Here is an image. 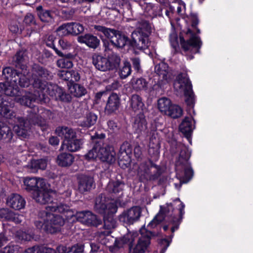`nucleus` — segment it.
Returning a JSON list of instances; mask_svg holds the SVG:
<instances>
[{"label": "nucleus", "mask_w": 253, "mask_h": 253, "mask_svg": "<svg viewBox=\"0 0 253 253\" xmlns=\"http://www.w3.org/2000/svg\"><path fill=\"white\" fill-rule=\"evenodd\" d=\"M140 236L135 246L132 245V243L138 236L136 232L128 233L122 238L116 240L115 246L120 248L123 247L124 245L127 244L129 246V253H144L150 244V238L152 233L143 227L140 229Z\"/></svg>", "instance_id": "nucleus-1"}, {"label": "nucleus", "mask_w": 253, "mask_h": 253, "mask_svg": "<svg viewBox=\"0 0 253 253\" xmlns=\"http://www.w3.org/2000/svg\"><path fill=\"white\" fill-rule=\"evenodd\" d=\"M53 212L49 209L40 211L39 219L35 221L36 226L40 229L50 233H54L59 231L60 227L64 224L65 219L61 215L51 213Z\"/></svg>", "instance_id": "nucleus-2"}, {"label": "nucleus", "mask_w": 253, "mask_h": 253, "mask_svg": "<svg viewBox=\"0 0 253 253\" xmlns=\"http://www.w3.org/2000/svg\"><path fill=\"white\" fill-rule=\"evenodd\" d=\"M0 92L3 93L7 96H15V101L20 104L32 108L33 102L38 99V96L35 93L32 95L30 92H25L22 95L21 98L18 97L19 92L17 82H4L0 83Z\"/></svg>", "instance_id": "nucleus-3"}, {"label": "nucleus", "mask_w": 253, "mask_h": 253, "mask_svg": "<svg viewBox=\"0 0 253 253\" xmlns=\"http://www.w3.org/2000/svg\"><path fill=\"white\" fill-rule=\"evenodd\" d=\"M84 157L87 160L98 158L101 161L109 164H112L116 161V153L114 148L101 142L96 143Z\"/></svg>", "instance_id": "nucleus-4"}, {"label": "nucleus", "mask_w": 253, "mask_h": 253, "mask_svg": "<svg viewBox=\"0 0 253 253\" xmlns=\"http://www.w3.org/2000/svg\"><path fill=\"white\" fill-rule=\"evenodd\" d=\"M174 89L179 93H183L187 105L193 107L195 103V96L192 89V84L186 73L178 75L174 83Z\"/></svg>", "instance_id": "nucleus-5"}, {"label": "nucleus", "mask_w": 253, "mask_h": 253, "mask_svg": "<svg viewBox=\"0 0 253 253\" xmlns=\"http://www.w3.org/2000/svg\"><path fill=\"white\" fill-rule=\"evenodd\" d=\"M178 148L180 151L175 163L176 170H180L181 167L184 169L183 181V182H187L193 175V170L189 167L188 163V160L191 156V151L186 146L182 144L179 145Z\"/></svg>", "instance_id": "nucleus-6"}, {"label": "nucleus", "mask_w": 253, "mask_h": 253, "mask_svg": "<svg viewBox=\"0 0 253 253\" xmlns=\"http://www.w3.org/2000/svg\"><path fill=\"white\" fill-rule=\"evenodd\" d=\"M151 33L150 27L147 23L136 29L132 34V46L136 49L142 50L148 48L149 45L148 37Z\"/></svg>", "instance_id": "nucleus-7"}, {"label": "nucleus", "mask_w": 253, "mask_h": 253, "mask_svg": "<svg viewBox=\"0 0 253 253\" xmlns=\"http://www.w3.org/2000/svg\"><path fill=\"white\" fill-rule=\"evenodd\" d=\"M121 59L116 54H112L108 58L100 55L93 57V64L95 68L101 71H107L116 68L120 64Z\"/></svg>", "instance_id": "nucleus-8"}, {"label": "nucleus", "mask_w": 253, "mask_h": 253, "mask_svg": "<svg viewBox=\"0 0 253 253\" xmlns=\"http://www.w3.org/2000/svg\"><path fill=\"white\" fill-rule=\"evenodd\" d=\"M118 205L120 203L117 200L107 201L105 197L101 195L96 199L94 208L100 213L110 215L117 212Z\"/></svg>", "instance_id": "nucleus-9"}, {"label": "nucleus", "mask_w": 253, "mask_h": 253, "mask_svg": "<svg viewBox=\"0 0 253 253\" xmlns=\"http://www.w3.org/2000/svg\"><path fill=\"white\" fill-rule=\"evenodd\" d=\"M19 79L17 80L18 84H19L21 86L24 87L29 86V85L32 84L34 87L40 89V90L35 91L34 94H32L34 95L36 93L38 96V99H36V101L41 100L42 99V97L41 96L40 91L42 89H44L43 86H45L41 82V79L39 78H36L35 77L36 75H34V77H33V79L30 80L29 78L31 77V74L27 73L26 70L23 71V73H19Z\"/></svg>", "instance_id": "nucleus-10"}, {"label": "nucleus", "mask_w": 253, "mask_h": 253, "mask_svg": "<svg viewBox=\"0 0 253 253\" xmlns=\"http://www.w3.org/2000/svg\"><path fill=\"white\" fill-rule=\"evenodd\" d=\"M141 210L139 207H133L124 211L119 216L120 222L126 224H132L137 221L141 216Z\"/></svg>", "instance_id": "nucleus-11"}, {"label": "nucleus", "mask_w": 253, "mask_h": 253, "mask_svg": "<svg viewBox=\"0 0 253 253\" xmlns=\"http://www.w3.org/2000/svg\"><path fill=\"white\" fill-rule=\"evenodd\" d=\"M186 38L189 39L185 41L184 38L180 37V43L182 47L184 50L187 51L191 50V48H199L200 47L201 42L198 37L195 36L191 30L188 29L186 33Z\"/></svg>", "instance_id": "nucleus-12"}, {"label": "nucleus", "mask_w": 253, "mask_h": 253, "mask_svg": "<svg viewBox=\"0 0 253 253\" xmlns=\"http://www.w3.org/2000/svg\"><path fill=\"white\" fill-rule=\"evenodd\" d=\"M76 218L77 220L87 225L97 226L101 223V220L89 211L77 212Z\"/></svg>", "instance_id": "nucleus-13"}, {"label": "nucleus", "mask_w": 253, "mask_h": 253, "mask_svg": "<svg viewBox=\"0 0 253 253\" xmlns=\"http://www.w3.org/2000/svg\"><path fill=\"white\" fill-rule=\"evenodd\" d=\"M23 182L26 190L33 191V193L40 189L44 190V186L46 185L43 179L37 177H26Z\"/></svg>", "instance_id": "nucleus-14"}, {"label": "nucleus", "mask_w": 253, "mask_h": 253, "mask_svg": "<svg viewBox=\"0 0 253 253\" xmlns=\"http://www.w3.org/2000/svg\"><path fill=\"white\" fill-rule=\"evenodd\" d=\"M168 65L164 62H161L156 65L155 70L159 76V84L160 86L168 83L170 80V73L168 71Z\"/></svg>", "instance_id": "nucleus-15"}, {"label": "nucleus", "mask_w": 253, "mask_h": 253, "mask_svg": "<svg viewBox=\"0 0 253 253\" xmlns=\"http://www.w3.org/2000/svg\"><path fill=\"white\" fill-rule=\"evenodd\" d=\"M52 193L47 189L46 185L44 186V190L40 189L33 193V198L41 204L51 203L52 202L51 194Z\"/></svg>", "instance_id": "nucleus-16"}, {"label": "nucleus", "mask_w": 253, "mask_h": 253, "mask_svg": "<svg viewBox=\"0 0 253 253\" xmlns=\"http://www.w3.org/2000/svg\"><path fill=\"white\" fill-rule=\"evenodd\" d=\"M26 204L24 199L20 195L12 194L9 196L6 200V205L15 210L23 209Z\"/></svg>", "instance_id": "nucleus-17"}, {"label": "nucleus", "mask_w": 253, "mask_h": 253, "mask_svg": "<svg viewBox=\"0 0 253 253\" xmlns=\"http://www.w3.org/2000/svg\"><path fill=\"white\" fill-rule=\"evenodd\" d=\"M47 210L49 209L51 211H57L58 212L62 214V216H63L64 218L66 219H69L74 216L76 217V214L77 212L70 210L69 208L66 205H60L56 206L55 204L52 203L51 205L47 206L46 207Z\"/></svg>", "instance_id": "nucleus-18"}, {"label": "nucleus", "mask_w": 253, "mask_h": 253, "mask_svg": "<svg viewBox=\"0 0 253 253\" xmlns=\"http://www.w3.org/2000/svg\"><path fill=\"white\" fill-rule=\"evenodd\" d=\"M180 131L185 135L188 141L191 143V135L194 126L192 123V119L186 117L179 126Z\"/></svg>", "instance_id": "nucleus-19"}, {"label": "nucleus", "mask_w": 253, "mask_h": 253, "mask_svg": "<svg viewBox=\"0 0 253 253\" xmlns=\"http://www.w3.org/2000/svg\"><path fill=\"white\" fill-rule=\"evenodd\" d=\"M56 134L59 137L64 138V142L76 138V131L71 128L67 126H59L55 129Z\"/></svg>", "instance_id": "nucleus-20"}, {"label": "nucleus", "mask_w": 253, "mask_h": 253, "mask_svg": "<svg viewBox=\"0 0 253 253\" xmlns=\"http://www.w3.org/2000/svg\"><path fill=\"white\" fill-rule=\"evenodd\" d=\"M30 127L28 123L22 118H17V124L13 127V130L18 136L26 138L29 134Z\"/></svg>", "instance_id": "nucleus-21"}, {"label": "nucleus", "mask_w": 253, "mask_h": 253, "mask_svg": "<svg viewBox=\"0 0 253 253\" xmlns=\"http://www.w3.org/2000/svg\"><path fill=\"white\" fill-rule=\"evenodd\" d=\"M94 180L92 177L81 175L79 178L78 189L81 192L89 191L93 186Z\"/></svg>", "instance_id": "nucleus-22"}, {"label": "nucleus", "mask_w": 253, "mask_h": 253, "mask_svg": "<svg viewBox=\"0 0 253 253\" xmlns=\"http://www.w3.org/2000/svg\"><path fill=\"white\" fill-rule=\"evenodd\" d=\"M124 187V184L119 181H111L108 183L107 190L114 198H117L122 195Z\"/></svg>", "instance_id": "nucleus-23"}, {"label": "nucleus", "mask_w": 253, "mask_h": 253, "mask_svg": "<svg viewBox=\"0 0 253 253\" xmlns=\"http://www.w3.org/2000/svg\"><path fill=\"white\" fill-rule=\"evenodd\" d=\"M120 104V98L116 93L111 94L108 98L105 107V111L108 113H112L116 111Z\"/></svg>", "instance_id": "nucleus-24"}, {"label": "nucleus", "mask_w": 253, "mask_h": 253, "mask_svg": "<svg viewBox=\"0 0 253 253\" xmlns=\"http://www.w3.org/2000/svg\"><path fill=\"white\" fill-rule=\"evenodd\" d=\"M78 41L81 43H84L93 48H96L100 43V41L97 38L91 34H85L78 37Z\"/></svg>", "instance_id": "nucleus-25"}, {"label": "nucleus", "mask_w": 253, "mask_h": 253, "mask_svg": "<svg viewBox=\"0 0 253 253\" xmlns=\"http://www.w3.org/2000/svg\"><path fill=\"white\" fill-rule=\"evenodd\" d=\"M74 161L73 155L67 153H62L58 155L56 163L62 167H68L72 165Z\"/></svg>", "instance_id": "nucleus-26"}, {"label": "nucleus", "mask_w": 253, "mask_h": 253, "mask_svg": "<svg viewBox=\"0 0 253 253\" xmlns=\"http://www.w3.org/2000/svg\"><path fill=\"white\" fill-rule=\"evenodd\" d=\"M2 78L4 82H17L19 79V75L17 72L10 67L4 68L2 72Z\"/></svg>", "instance_id": "nucleus-27"}, {"label": "nucleus", "mask_w": 253, "mask_h": 253, "mask_svg": "<svg viewBox=\"0 0 253 253\" xmlns=\"http://www.w3.org/2000/svg\"><path fill=\"white\" fill-rule=\"evenodd\" d=\"M37 14L40 20L45 23H52L54 20V13L51 11L43 9L42 6L36 8Z\"/></svg>", "instance_id": "nucleus-28"}, {"label": "nucleus", "mask_w": 253, "mask_h": 253, "mask_svg": "<svg viewBox=\"0 0 253 253\" xmlns=\"http://www.w3.org/2000/svg\"><path fill=\"white\" fill-rule=\"evenodd\" d=\"M147 127V123L143 114L139 113L135 118L133 128L137 133L144 131Z\"/></svg>", "instance_id": "nucleus-29"}, {"label": "nucleus", "mask_w": 253, "mask_h": 253, "mask_svg": "<svg viewBox=\"0 0 253 253\" xmlns=\"http://www.w3.org/2000/svg\"><path fill=\"white\" fill-rule=\"evenodd\" d=\"M146 15L151 18L161 15L162 9L158 4H153L151 3H146L144 8Z\"/></svg>", "instance_id": "nucleus-30"}, {"label": "nucleus", "mask_w": 253, "mask_h": 253, "mask_svg": "<svg viewBox=\"0 0 253 253\" xmlns=\"http://www.w3.org/2000/svg\"><path fill=\"white\" fill-rule=\"evenodd\" d=\"M83 141L82 139H77L76 138L68 140L67 142H63L61 145V149H63V147L66 146V149L69 151L76 152L78 151L82 147Z\"/></svg>", "instance_id": "nucleus-31"}, {"label": "nucleus", "mask_w": 253, "mask_h": 253, "mask_svg": "<svg viewBox=\"0 0 253 253\" xmlns=\"http://www.w3.org/2000/svg\"><path fill=\"white\" fill-rule=\"evenodd\" d=\"M94 29L100 33H97V35L100 37L101 38V34H102L105 37L109 39L111 42H112V40L113 39V38L115 37L116 34L118 32V31H116L114 29L107 28L101 26L95 25L94 26Z\"/></svg>", "instance_id": "nucleus-32"}, {"label": "nucleus", "mask_w": 253, "mask_h": 253, "mask_svg": "<svg viewBox=\"0 0 253 253\" xmlns=\"http://www.w3.org/2000/svg\"><path fill=\"white\" fill-rule=\"evenodd\" d=\"M112 43L118 48H123L129 42L128 39L125 35L118 31L115 37L112 40Z\"/></svg>", "instance_id": "nucleus-33"}, {"label": "nucleus", "mask_w": 253, "mask_h": 253, "mask_svg": "<svg viewBox=\"0 0 253 253\" xmlns=\"http://www.w3.org/2000/svg\"><path fill=\"white\" fill-rule=\"evenodd\" d=\"M174 208L179 210V213L181 215L184 213V209L185 205L178 198L175 199L172 203L167 204L165 211L168 213L170 211H172Z\"/></svg>", "instance_id": "nucleus-34"}, {"label": "nucleus", "mask_w": 253, "mask_h": 253, "mask_svg": "<svg viewBox=\"0 0 253 253\" xmlns=\"http://www.w3.org/2000/svg\"><path fill=\"white\" fill-rule=\"evenodd\" d=\"M137 174L141 181L149 180L151 177L149 167L146 163H143L140 165Z\"/></svg>", "instance_id": "nucleus-35"}, {"label": "nucleus", "mask_w": 253, "mask_h": 253, "mask_svg": "<svg viewBox=\"0 0 253 253\" xmlns=\"http://www.w3.org/2000/svg\"><path fill=\"white\" fill-rule=\"evenodd\" d=\"M172 104L171 100L167 97H163L158 100V108L159 111L165 115L169 112Z\"/></svg>", "instance_id": "nucleus-36"}, {"label": "nucleus", "mask_w": 253, "mask_h": 253, "mask_svg": "<svg viewBox=\"0 0 253 253\" xmlns=\"http://www.w3.org/2000/svg\"><path fill=\"white\" fill-rule=\"evenodd\" d=\"M97 116L93 113H90L82 120L79 121V124L82 127H89L94 125L97 121Z\"/></svg>", "instance_id": "nucleus-37"}, {"label": "nucleus", "mask_w": 253, "mask_h": 253, "mask_svg": "<svg viewBox=\"0 0 253 253\" xmlns=\"http://www.w3.org/2000/svg\"><path fill=\"white\" fill-rule=\"evenodd\" d=\"M130 105L134 112H140L142 110L144 103L141 98L137 94H133L131 98Z\"/></svg>", "instance_id": "nucleus-38"}, {"label": "nucleus", "mask_w": 253, "mask_h": 253, "mask_svg": "<svg viewBox=\"0 0 253 253\" xmlns=\"http://www.w3.org/2000/svg\"><path fill=\"white\" fill-rule=\"evenodd\" d=\"M70 93L75 97H81L86 93L85 89L79 84L71 85L69 87Z\"/></svg>", "instance_id": "nucleus-39"}, {"label": "nucleus", "mask_w": 253, "mask_h": 253, "mask_svg": "<svg viewBox=\"0 0 253 253\" xmlns=\"http://www.w3.org/2000/svg\"><path fill=\"white\" fill-rule=\"evenodd\" d=\"M126 147H129V145L128 144H124L121 147V152L120 155L119 156V164L121 165V163L125 161V163L123 164H124L126 166L128 165L130 162V158L128 155V153L127 152L126 150Z\"/></svg>", "instance_id": "nucleus-40"}, {"label": "nucleus", "mask_w": 253, "mask_h": 253, "mask_svg": "<svg viewBox=\"0 0 253 253\" xmlns=\"http://www.w3.org/2000/svg\"><path fill=\"white\" fill-rule=\"evenodd\" d=\"M23 253H56V252L51 248L41 246L28 248Z\"/></svg>", "instance_id": "nucleus-41"}, {"label": "nucleus", "mask_w": 253, "mask_h": 253, "mask_svg": "<svg viewBox=\"0 0 253 253\" xmlns=\"http://www.w3.org/2000/svg\"><path fill=\"white\" fill-rule=\"evenodd\" d=\"M33 110V116H32V118H30V121L34 125L37 124L38 126H40L42 130L45 129L46 126L44 119H42L41 117L39 118V117L36 115L37 112H38V108L34 107ZM32 113H33V112Z\"/></svg>", "instance_id": "nucleus-42"}, {"label": "nucleus", "mask_w": 253, "mask_h": 253, "mask_svg": "<svg viewBox=\"0 0 253 253\" xmlns=\"http://www.w3.org/2000/svg\"><path fill=\"white\" fill-rule=\"evenodd\" d=\"M0 114L3 117L10 119L13 116L9 109L8 103L6 101H2L0 98Z\"/></svg>", "instance_id": "nucleus-43"}, {"label": "nucleus", "mask_w": 253, "mask_h": 253, "mask_svg": "<svg viewBox=\"0 0 253 253\" xmlns=\"http://www.w3.org/2000/svg\"><path fill=\"white\" fill-rule=\"evenodd\" d=\"M47 164V160L44 159L40 160H33L31 161L30 167L33 169V171L37 170L38 169H45Z\"/></svg>", "instance_id": "nucleus-44"}, {"label": "nucleus", "mask_w": 253, "mask_h": 253, "mask_svg": "<svg viewBox=\"0 0 253 253\" xmlns=\"http://www.w3.org/2000/svg\"><path fill=\"white\" fill-rule=\"evenodd\" d=\"M182 114L183 110L179 106L176 104H172L169 110V112H168L166 115L173 118H177L181 117Z\"/></svg>", "instance_id": "nucleus-45"}, {"label": "nucleus", "mask_w": 253, "mask_h": 253, "mask_svg": "<svg viewBox=\"0 0 253 253\" xmlns=\"http://www.w3.org/2000/svg\"><path fill=\"white\" fill-rule=\"evenodd\" d=\"M131 73L130 64L127 62H124L123 65L121 67L119 71V75L122 79H125L129 76Z\"/></svg>", "instance_id": "nucleus-46"}, {"label": "nucleus", "mask_w": 253, "mask_h": 253, "mask_svg": "<svg viewBox=\"0 0 253 253\" xmlns=\"http://www.w3.org/2000/svg\"><path fill=\"white\" fill-rule=\"evenodd\" d=\"M68 30L71 34L78 35L84 31V26L79 23H68Z\"/></svg>", "instance_id": "nucleus-47"}, {"label": "nucleus", "mask_w": 253, "mask_h": 253, "mask_svg": "<svg viewBox=\"0 0 253 253\" xmlns=\"http://www.w3.org/2000/svg\"><path fill=\"white\" fill-rule=\"evenodd\" d=\"M33 233L32 231L28 230L24 231L23 230H18L16 234V237L21 241H30L33 238Z\"/></svg>", "instance_id": "nucleus-48"}, {"label": "nucleus", "mask_w": 253, "mask_h": 253, "mask_svg": "<svg viewBox=\"0 0 253 253\" xmlns=\"http://www.w3.org/2000/svg\"><path fill=\"white\" fill-rule=\"evenodd\" d=\"M132 84L133 88L137 90L144 89L147 87V83L143 78H139L136 80H132Z\"/></svg>", "instance_id": "nucleus-49"}, {"label": "nucleus", "mask_w": 253, "mask_h": 253, "mask_svg": "<svg viewBox=\"0 0 253 253\" xmlns=\"http://www.w3.org/2000/svg\"><path fill=\"white\" fill-rule=\"evenodd\" d=\"M53 87L56 91V93L55 94L56 98H58L62 101L67 102L71 100V96L65 93L61 88L58 87L57 86H55Z\"/></svg>", "instance_id": "nucleus-50"}, {"label": "nucleus", "mask_w": 253, "mask_h": 253, "mask_svg": "<svg viewBox=\"0 0 253 253\" xmlns=\"http://www.w3.org/2000/svg\"><path fill=\"white\" fill-rule=\"evenodd\" d=\"M164 219V217L162 213H159L157 214L154 219L148 224L147 227L148 229L155 228L158 224L162 222Z\"/></svg>", "instance_id": "nucleus-51"}, {"label": "nucleus", "mask_w": 253, "mask_h": 253, "mask_svg": "<svg viewBox=\"0 0 253 253\" xmlns=\"http://www.w3.org/2000/svg\"><path fill=\"white\" fill-rule=\"evenodd\" d=\"M164 219V217L162 213H159L157 214L154 219L148 224L147 227L148 229L155 228L158 224L162 222Z\"/></svg>", "instance_id": "nucleus-52"}, {"label": "nucleus", "mask_w": 253, "mask_h": 253, "mask_svg": "<svg viewBox=\"0 0 253 253\" xmlns=\"http://www.w3.org/2000/svg\"><path fill=\"white\" fill-rule=\"evenodd\" d=\"M57 65L61 68H70L73 67V63L69 59L63 58L57 60Z\"/></svg>", "instance_id": "nucleus-53"}, {"label": "nucleus", "mask_w": 253, "mask_h": 253, "mask_svg": "<svg viewBox=\"0 0 253 253\" xmlns=\"http://www.w3.org/2000/svg\"><path fill=\"white\" fill-rule=\"evenodd\" d=\"M54 39H55V38H54V36H53L52 35L49 36L48 38H47V40H46V44L47 46L53 48L54 50H55V52L59 56H63V54L61 51L58 50L55 47V46L54 45Z\"/></svg>", "instance_id": "nucleus-54"}, {"label": "nucleus", "mask_w": 253, "mask_h": 253, "mask_svg": "<svg viewBox=\"0 0 253 253\" xmlns=\"http://www.w3.org/2000/svg\"><path fill=\"white\" fill-rule=\"evenodd\" d=\"M15 62L17 63V66H20V64L26 59V51L21 50L18 51L14 57Z\"/></svg>", "instance_id": "nucleus-55"}, {"label": "nucleus", "mask_w": 253, "mask_h": 253, "mask_svg": "<svg viewBox=\"0 0 253 253\" xmlns=\"http://www.w3.org/2000/svg\"><path fill=\"white\" fill-rule=\"evenodd\" d=\"M19 247L17 245H10L0 251V253H19Z\"/></svg>", "instance_id": "nucleus-56"}, {"label": "nucleus", "mask_w": 253, "mask_h": 253, "mask_svg": "<svg viewBox=\"0 0 253 253\" xmlns=\"http://www.w3.org/2000/svg\"><path fill=\"white\" fill-rule=\"evenodd\" d=\"M13 215V211L7 208H2L0 209V218L4 219L6 220L10 219L11 216Z\"/></svg>", "instance_id": "nucleus-57"}, {"label": "nucleus", "mask_w": 253, "mask_h": 253, "mask_svg": "<svg viewBox=\"0 0 253 253\" xmlns=\"http://www.w3.org/2000/svg\"><path fill=\"white\" fill-rule=\"evenodd\" d=\"M10 130L9 127L0 122V140L9 134Z\"/></svg>", "instance_id": "nucleus-58"}, {"label": "nucleus", "mask_w": 253, "mask_h": 253, "mask_svg": "<svg viewBox=\"0 0 253 253\" xmlns=\"http://www.w3.org/2000/svg\"><path fill=\"white\" fill-rule=\"evenodd\" d=\"M68 23L63 24L57 29V32L60 36H65L67 34H70L69 31L68 30Z\"/></svg>", "instance_id": "nucleus-59"}, {"label": "nucleus", "mask_w": 253, "mask_h": 253, "mask_svg": "<svg viewBox=\"0 0 253 253\" xmlns=\"http://www.w3.org/2000/svg\"><path fill=\"white\" fill-rule=\"evenodd\" d=\"M58 76L61 79L66 81H69L71 78V71L61 70L58 72Z\"/></svg>", "instance_id": "nucleus-60"}, {"label": "nucleus", "mask_w": 253, "mask_h": 253, "mask_svg": "<svg viewBox=\"0 0 253 253\" xmlns=\"http://www.w3.org/2000/svg\"><path fill=\"white\" fill-rule=\"evenodd\" d=\"M104 227L105 228L110 229L115 226V222L112 218L107 219L105 216L104 217Z\"/></svg>", "instance_id": "nucleus-61"}, {"label": "nucleus", "mask_w": 253, "mask_h": 253, "mask_svg": "<svg viewBox=\"0 0 253 253\" xmlns=\"http://www.w3.org/2000/svg\"><path fill=\"white\" fill-rule=\"evenodd\" d=\"M178 4L177 7V12L180 15H184L185 11V5L181 0H177L175 1Z\"/></svg>", "instance_id": "nucleus-62"}, {"label": "nucleus", "mask_w": 253, "mask_h": 253, "mask_svg": "<svg viewBox=\"0 0 253 253\" xmlns=\"http://www.w3.org/2000/svg\"><path fill=\"white\" fill-rule=\"evenodd\" d=\"M24 23L27 25H31L35 23L34 17L31 13L27 14L24 18Z\"/></svg>", "instance_id": "nucleus-63"}, {"label": "nucleus", "mask_w": 253, "mask_h": 253, "mask_svg": "<svg viewBox=\"0 0 253 253\" xmlns=\"http://www.w3.org/2000/svg\"><path fill=\"white\" fill-rule=\"evenodd\" d=\"M10 217V219H9L8 221H12L15 223H19L22 221V216L16 214L13 212V215L12 216H11Z\"/></svg>", "instance_id": "nucleus-64"}]
</instances>
